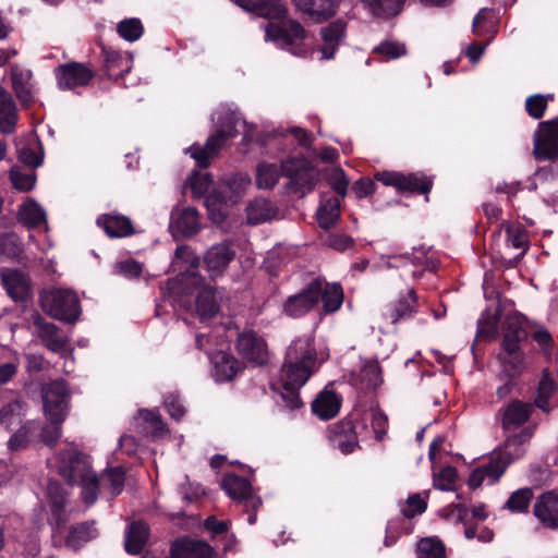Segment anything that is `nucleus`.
<instances>
[{
  "label": "nucleus",
  "mask_w": 558,
  "mask_h": 558,
  "mask_svg": "<svg viewBox=\"0 0 558 558\" xmlns=\"http://www.w3.org/2000/svg\"><path fill=\"white\" fill-rule=\"evenodd\" d=\"M318 368L316 351L312 338H299L288 348L279 373L280 397L286 407L296 410L303 405L299 390Z\"/></svg>",
  "instance_id": "f257e3e1"
},
{
  "label": "nucleus",
  "mask_w": 558,
  "mask_h": 558,
  "mask_svg": "<svg viewBox=\"0 0 558 558\" xmlns=\"http://www.w3.org/2000/svg\"><path fill=\"white\" fill-rule=\"evenodd\" d=\"M57 469L69 484L82 487V497L87 505L96 501L98 478L92 470L88 456L74 448L62 451L57 458Z\"/></svg>",
  "instance_id": "f03ea898"
},
{
  "label": "nucleus",
  "mask_w": 558,
  "mask_h": 558,
  "mask_svg": "<svg viewBox=\"0 0 558 558\" xmlns=\"http://www.w3.org/2000/svg\"><path fill=\"white\" fill-rule=\"evenodd\" d=\"M213 120L217 123L216 133L209 136L204 145H192L185 153L190 154L201 167H207L210 158L217 155L223 143L239 133L246 134L245 121L235 112L225 111L215 113Z\"/></svg>",
  "instance_id": "7ed1b4c3"
},
{
  "label": "nucleus",
  "mask_w": 558,
  "mask_h": 558,
  "mask_svg": "<svg viewBox=\"0 0 558 558\" xmlns=\"http://www.w3.org/2000/svg\"><path fill=\"white\" fill-rule=\"evenodd\" d=\"M524 318L518 315L509 316L502 339L504 372L509 378L519 376L525 368V356L520 351V343L526 339Z\"/></svg>",
  "instance_id": "20e7f679"
},
{
  "label": "nucleus",
  "mask_w": 558,
  "mask_h": 558,
  "mask_svg": "<svg viewBox=\"0 0 558 558\" xmlns=\"http://www.w3.org/2000/svg\"><path fill=\"white\" fill-rule=\"evenodd\" d=\"M179 280L184 286L182 290L186 294H196L195 311L202 319L211 318L218 313L222 298L220 291L205 284L194 271L181 274Z\"/></svg>",
  "instance_id": "39448f33"
},
{
  "label": "nucleus",
  "mask_w": 558,
  "mask_h": 558,
  "mask_svg": "<svg viewBox=\"0 0 558 558\" xmlns=\"http://www.w3.org/2000/svg\"><path fill=\"white\" fill-rule=\"evenodd\" d=\"M40 305L54 319L75 323L81 315L77 294L70 289H51L40 294Z\"/></svg>",
  "instance_id": "423d86ee"
},
{
  "label": "nucleus",
  "mask_w": 558,
  "mask_h": 558,
  "mask_svg": "<svg viewBox=\"0 0 558 558\" xmlns=\"http://www.w3.org/2000/svg\"><path fill=\"white\" fill-rule=\"evenodd\" d=\"M306 38L304 27L292 20L280 23L269 22L265 27L266 41H272L282 49H288L292 54L305 56L308 51L303 44Z\"/></svg>",
  "instance_id": "0eeeda50"
},
{
  "label": "nucleus",
  "mask_w": 558,
  "mask_h": 558,
  "mask_svg": "<svg viewBox=\"0 0 558 558\" xmlns=\"http://www.w3.org/2000/svg\"><path fill=\"white\" fill-rule=\"evenodd\" d=\"M41 392L46 418L51 424H61L69 412L70 390L66 383L53 380L45 385Z\"/></svg>",
  "instance_id": "6e6552de"
},
{
  "label": "nucleus",
  "mask_w": 558,
  "mask_h": 558,
  "mask_svg": "<svg viewBox=\"0 0 558 558\" xmlns=\"http://www.w3.org/2000/svg\"><path fill=\"white\" fill-rule=\"evenodd\" d=\"M282 172L302 195L312 191L317 181V171L307 159L291 158L282 161Z\"/></svg>",
  "instance_id": "1a4fd4ad"
},
{
  "label": "nucleus",
  "mask_w": 558,
  "mask_h": 558,
  "mask_svg": "<svg viewBox=\"0 0 558 558\" xmlns=\"http://www.w3.org/2000/svg\"><path fill=\"white\" fill-rule=\"evenodd\" d=\"M388 426L387 415L378 408H371L364 411L359 420L352 426L356 437L362 440L374 437L377 440L383 439Z\"/></svg>",
  "instance_id": "9d476101"
},
{
  "label": "nucleus",
  "mask_w": 558,
  "mask_h": 558,
  "mask_svg": "<svg viewBox=\"0 0 558 558\" xmlns=\"http://www.w3.org/2000/svg\"><path fill=\"white\" fill-rule=\"evenodd\" d=\"M322 279L313 280L300 293L288 298L283 304V313L298 318L308 313L320 300Z\"/></svg>",
  "instance_id": "9b49d317"
},
{
  "label": "nucleus",
  "mask_w": 558,
  "mask_h": 558,
  "mask_svg": "<svg viewBox=\"0 0 558 558\" xmlns=\"http://www.w3.org/2000/svg\"><path fill=\"white\" fill-rule=\"evenodd\" d=\"M533 153L538 160L558 157V118L538 125L534 136Z\"/></svg>",
  "instance_id": "f8f14e48"
},
{
  "label": "nucleus",
  "mask_w": 558,
  "mask_h": 558,
  "mask_svg": "<svg viewBox=\"0 0 558 558\" xmlns=\"http://www.w3.org/2000/svg\"><path fill=\"white\" fill-rule=\"evenodd\" d=\"M58 87L73 89L87 85L94 77V71L84 63L69 62L54 70Z\"/></svg>",
  "instance_id": "ddd939ff"
},
{
  "label": "nucleus",
  "mask_w": 558,
  "mask_h": 558,
  "mask_svg": "<svg viewBox=\"0 0 558 558\" xmlns=\"http://www.w3.org/2000/svg\"><path fill=\"white\" fill-rule=\"evenodd\" d=\"M375 178L385 185L396 186L401 191L425 194L428 193L432 187V181L428 178L418 174L404 175L395 171H383L377 172Z\"/></svg>",
  "instance_id": "4468645a"
},
{
  "label": "nucleus",
  "mask_w": 558,
  "mask_h": 558,
  "mask_svg": "<svg viewBox=\"0 0 558 558\" xmlns=\"http://www.w3.org/2000/svg\"><path fill=\"white\" fill-rule=\"evenodd\" d=\"M222 489L234 500L244 502L245 508L256 511L262 505V499L252 493L251 483L235 474H227L221 481Z\"/></svg>",
  "instance_id": "2eb2a0df"
},
{
  "label": "nucleus",
  "mask_w": 558,
  "mask_h": 558,
  "mask_svg": "<svg viewBox=\"0 0 558 558\" xmlns=\"http://www.w3.org/2000/svg\"><path fill=\"white\" fill-rule=\"evenodd\" d=\"M509 463L502 458V454L495 450L490 453L488 461L475 469L470 478L469 485L472 488L478 487L483 482H487L489 485H494L505 473Z\"/></svg>",
  "instance_id": "dca6fc26"
},
{
  "label": "nucleus",
  "mask_w": 558,
  "mask_h": 558,
  "mask_svg": "<svg viewBox=\"0 0 558 558\" xmlns=\"http://www.w3.org/2000/svg\"><path fill=\"white\" fill-rule=\"evenodd\" d=\"M239 354L247 362L263 365L267 362V345L262 337L254 331H245L238 338Z\"/></svg>",
  "instance_id": "f3484780"
},
{
  "label": "nucleus",
  "mask_w": 558,
  "mask_h": 558,
  "mask_svg": "<svg viewBox=\"0 0 558 558\" xmlns=\"http://www.w3.org/2000/svg\"><path fill=\"white\" fill-rule=\"evenodd\" d=\"M535 404L544 412L558 405V373L544 369L538 383Z\"/></svg>",
  "instance_id": "a211bd4d"
},
{
  "label": "nucleus",
  "mask_w": 558,
  "mask_h": 558,
  "mask_svg": "<svg viewBox=\"0 0 558 558\" xmlns=\"http://www.w3.org/2000/svg\"><path fill=\"white\" fill-rule=\"evenodd\" d=\"M351 384L359 390H374L383 383L381 368L377 360H364L360 369L351 373Z\"/></svg>",
  "instance_id": "6ab92c4d"
},
{
  "label": "nucleus",
  "mask_w": 558,
  "mask_h": 558,
  "mask_svg": "<svg viewBox=\"0 0 558 558\" xmlns=\"http://www.w3.org/2000/svg\"><path fill=\"white\" fill-rule=\"evenodd\" d=\"M170 229L173 235H193L201 229L198 213L193 207L175 208L171 213Z\"/></svg>",
  "instance_id": "aec40b11"
},
{
  "label": "nucleus",
  "mask_w": 558,
  "mask_h": 558,
  "mask_svg": "<svg viewBox=\"0 0 558 558\" xmlns=\"http://www.w3.org/2000/svg\"><path fill=\"white\" fill-rule=\"evenodd\" d=\"M235 252L227 242L213 245L206 253L204 260L211 277L221 275L234 258Z\"/></svg>",
  "instance_id": "412c9836"
},
{
  "label": "nucleus",
  "mask_w": 558,
  "mask_h": 558,
  "mask_svg": "<svg viewBox=\"0 0 558 558\" xmlns=\"http://www.w3.org/2000/svg\"><path fill=\"white\" fill-rule=\"evenodd\" d=\"M213 548L205 542L183 537L171 547L173 558H213Z\"/></svg>",
  "instance_id": "4be33fe9"
},
{
  "label": "nucleus",
  "mask_w": 558,
  "mask_h": 558,
  "mask_svg": "<svg viewBox=\"0 0 558 558\" xmlns=\"http://www.w3.org/2000/svg\"><path fill=\"white\" fill-rule=\"evenodd\" d=\"M534 514L545 526L558 529V495H542L534 505Z\"/></svg>",
  "instance_id": "5701e85b"
},
{
  "label": "nucleus",
  "mask_w": 558,
  "mask_h": 558,
  "mask_svg": "<svg viewBox=\"0 0 558 558\" xmlns=\"http://www.w3.org/2000/svg\"><path fill=\"white\" fill-rule=\"evenodd\" d=\"M11 75L16 97L24 105H29L34 100L36 92L33 73L29 70L15 65L12 68Z\"/></svg>",
  "instance_id": "b1692460"
},
{
  "label": "nucleus",
  "mask_w": 558,
  "mask_h": 558,
  "mask_svg": "<svg viewBox=\"0 0 558 558\" xmlns=\"http://www.w3.org/2000/svg\"><path fill=\"white\" fill-rule=\"evenodd\" d=\"M531 437L532 429L523 428L520 433L508 436L502 447L497 450L502 454V458L511 464L513 461L524 456L526 450L525 445L529 442Z\"/></svg>",
  "instance_id": "393cba45"
},
{
  "label": "nucleus",
  "mask_w": 558,
  "mask_h": 558,
  "mask_svg": "<svg viewBox=\"0 0 558 558\" xmlns=\"http://www.w3.org/2000/svg\"><path fill=\"white\" fill-rule=\"evenodd\" d=\"M324 45L320 48L323 59H331L336 49L343 41L345 35V24L342 21H335L320 31Z\"/></svg>",
  "instance_id": "a878e982"
},
{
  "label": "nucleus",
  "mask_w": 558,
  "mask_h": 558,
  "mask_svg": "<svg viewBox=\"0 0 558 558\" xmlns=\"http://www.w3.org/2000/svg\"><path fill=\"white\" fill-rule=\"evenodd\" d=\"M2 282L14 301H22L29 294L31 286L27 276L16 269H7L2 272Z\"/></svg>",
  "instance_id": "bb28decb"
},
{
  "label": "nucleus",
  "mask_w": 558,
  "mask_h": 558,
  "mask_svg": "<svg viewBox=\"0 0 558 558\" xmlns=\"http://www.w3.org/2000/svg\"><path fill=\"white\" fill-rule=\"evenodd\" d=\"M35 325L38 330V336L44 341L45 345L52 352L63 353L68 344V339L60 333L59 328L54 324L45 322L40 317L36 319Z\"/></svg>",
  "instance_id": "cd10ccee"
},
{
  "label": "nucleus",
  "mask_w": 558,
  "mask_h": 558,
  "mask_svg": "<svg viewBox=\"0 0 558 558\" xmlns=\"http://www.w3.org/2000/svg\"><path fill=\"white\" fill-rule=\"evenodd\" d=\"M381 259L388 268H398L407 264L422 266L424 270L434 267V264L427 259L424 247L414 248L412 253L383 255Z\"/></svg>",
  "instance_id": "c85d7f7f"
},
{
  "label": "nucleus",
  "mask_w": 558,
  "mask_h": 558,
  "mask_svg": "<svg viewBox=\"0 0 558 558\" xmlns=\"http://www.w3.org/2000/svg\"><path fill=\"white\" fill-rule=\"evenodd\" d=\"M214 365V377L216 381H227L234 378L240 371L238 360L227 352L218 351L210 356Z\"/></svg>",
  "instance_id": "c756f323"
},
{
  "label": "nucleus",
  "mask_w": 558,
  "mask_h": 558,
  "mask_svg": "<svg viewBox=\"0 0 558 558\" xmlns=\"http://www.w3.org/2000/svg\"><path fill=\"white\" fill-rule=\"evenodd\" d=\"M532 405L521 401H513L507 405L502 413V427L511 432L524 424L531 415Z\"/></svg>",
  "instance_id": "7c9ffc66"
},
{
  "label": "nucleus",
  "mask_w": 558,
  "mask_h": 558,
  "mask_svg": "<svg viewBox=\"0 0 558 558\" xmlns=\"http://www.w3.org/2000/svg\"><path fill=\"white\" fill-rule=\"evenodd\" d=\"M97 225L110 238H123L133 233L131 220L121 215H102L97 219Z\"/></svg>",
  "instance_id": "2f4dec72"
},
{
  "label": "nucleus",
  "mask_w": 558,
  "mask_h": 558,
  "mask_svg": "<svg viewBox=\"0 0 558 558\" xmlns=\"http://www.w3.org/2000/svg\"><path fill=\"white\" fill-rule=\"evenodd\" d=\"M17 218L19 221L27 228H36L41 225L47 228L46 211L33 198H27L22 205H20Z\"/></svg>",
  "instance_id": "473e14b6"
},
{
  "label": "nucleus",
  "mask_w": 558,
  "mask_h": 558,
  "mask_svg": "<svg viewBox=\"0 0 558 558\" xmlns=\"http://www.w3.org/2000/svg\"><path fill=\"white\" fill-rule=\"evenodd\" d=\"M416 307V296L413 290H409L407 295L400 298L395 304L388 306L384 312L386 319L396 324L401 319L411 317Z\"/></svg>",
  "instance_id": "72a5a7b5"
},
{
  "label": "nucleus",
  "mask_w": 558,
  "mask_h": 558,
  "mask_svg": "<svg viewBox=\"0 0 558 558\" xmlns=\"http://www.w3.org/2000/svg\"><path fill=\"white\" fill-rule=\"evenodd\" d=\"M341 405V399L332 391L324 390L313 401V412L323 420L335 417Z\"/></svg>",
  "instance_id": "f704fd0d"
},
{
  "label": "nucleus",
  "mask_w": 558,
  "mask_h": 558,
  "mask_svg": "<svg viewBox=\"0 0 558 558\" xmlns=\"http://www.w3.org/2000/svg\"><path fill=\"white\" fill-rule=\"evenodd\" d=\"M148 539V526L137 521L131 523L125 531V550L131 555H138Z\"/></svg>",
  "instance_id": "c9c22d12"
},
{
  "label": "nucleus",
  "mask_w": 558,
  "mask_h": 558,
  "mask_svg": "<svg viewBox=\"0 0 558 558\" xmlns=\"http://www.w3.org/2000/svg\"><path fill=\"white\" fill-rule=\"evenodd\" d=\"M250 185L251 178L248 174L236 173L228 180L223 181L217 191L221 195L226 196V199L235 203L244 194Z\"/></svg>",
  "instance_id": "e433bc0d"
},
{
  "label": "nucleus",
  "mask_w": 558,
  "mask_h": 558,
  "mask_svg": "<svg viewBox=\"0 0 558 558\" xmlns=\"http://www.w3.org/2000/svg\"><path fill=\"white\" fill-rule=\"evenodd\" d=\"M246 221L250 225L263 223L276 216V209L266 198H255L246 206Z\"/></svg>",
  "instance_id": "4c0bfd02"
},
{
  "label": "nucleus",
  "mask_w": 558,
  "mask_h": 558,
  "mask_svg": "<svg viewBox=\"0 0 558 558\" xmlns=\"http://www.w3.org/2000/svg\"><path fill=\"white\" fill-rule=\"evenodd\" d=\"M295 7L316 21L325 20L335 14L331 0H293Z\"/></svg>",
  "instance_id": "58836bf2"
},
{
  "label": "nucleus",
  "mask_w": 558,
  "mask_h": 558,
  "mask_svg": "<svg viewBox=\"0 0 558 558\" xmlns=\"http://www.w3.org/2000/svg\"><path fill=\"white\" fill-rule=\"evenodd\" d=\"M16 108L11 96L0 86V132L12 133L16 124Z\"/></svg>",
  "instance_id": "ea45409f"
},
{
  "label": "nucleus",
  "mask_w": 558,
  "mask_h": 558,
  "mask_svg": "<svg viewBox=\"0 0 558 558\" xmlns=\"http://www.w3.org/2000/svg\"><path fill=\"white\" fill-rule=\"evenodd\" d=\"M98 531L94 523L85 522L73 525L65 538V545L71 549H78L87 542L96 538Z\"/></svg>",
  "instance_id": "a19ab883"
},
{
  "label": "nucleus",
  "mask_w": 558,
  "mask_h": 558,
  "mask_svg": "<svg viewBox=\"0 0 558 558\" xmlns=\"http://www.w3.org/2000/svg\"><path fill=\"white\" fill-rule=\"evenodd\" d=\"M106 70L109 77L119 78L132 68V59L111 49H104Z\"/></svg>",
  "instance_id": "79ce46f5"
},
{
  "label": "nucleus",
  "mask_w": 558,
  "mask_h": 558,
  "mask_svg": "<svg viewBox=\"0 0 558 558\" xmlns=\"http://www.w3.org/2000/svg\"><path fill=\"white\" fill-rule=\"evenodd\" d=\"M47 494L51 505L52 517L56 524L60 526L66 521L63 507L65 505V493L57 481H49L47 486Z\"/></svg>",
  "instance_id": "37998d69"
},
{
  "label": "nucleus",
  "mask_w": 558,
  "mask_h": 558,
  "mask_svg": "<svg viewBox=\"0 0 558 558\" xmlns=\"http://www.w3.org/2000/svg\"><path fill=\"white\" fill-rule=\"evenodd\" d=\"M25 403L21 400L8 402L0 409V424L8 430L21 425L25 416Z\"/></svg>",
  "instance_id": "c03bdc74"
},
{
  "label": "nucleus",
  "mask_w": 558,
  "mask_h": 558,
  "mask_svg": "<svg viewBox=\"0 0 558 558\" xmlns=\"http://www.w3.org/2000/svg\"><path fill=\"white\" fill-rule=\"evenodd\" d=\"M227 203L226 196L221 195L217 190L206 196L205 206L208 217L214 223L221 225L225 222L227 218Z\"/></svg>",
  "instance_id": "a18cd8bd"
},
{
  "label": "nucleus",
  "mask_w": 558,
  "mask_h": 558,
  "mask_svg": "<svg viewBox=\"0 0 558 558\" xmlns=\"http://www.w3.org/2000/svg\"><path fill=\"white\" fill-rule=\"evenodd\" d=\"M282 174V166L262 161L256 169V185L259 189H272Z\"/></svg>",
  "instance_id": "49530a36"
},
{
  "label": "nucleus",
  "mask_w": 558,
  "mask_h": 558,
  "mask_svg": "<svg viewBox=\"0 0 558 558\" xmlns=\"http://www.w3.org/2000/svg\"><path fill=\"white\" fill-rule=\"evenodd\" d=\"M320 299L325 313L337 312L343 302V291L338 283H328L322 280Z\"/></svg>",
  "instance_id": "de8ad7c7"
},
{
  "label": "nucleus",
  "mask_w": 558,
  "mask_h": 558,
  "mask_svg": "<svg viewBox=\"0 0 558 558\" xmlns=\"http://www.w3.org/2000/svg\"><path fill=\"white\" fill-rule=\"evenodd\" d=\"M375 16H393L400 13L404 0H362Z\"/></svg>",
  "instance_id": "09e8293b"
},
{
  "label": "nucleus",
  "mask_w": 558,
  "mask_h": 558,
  "mask_svg": "<svg viewBox=\"0 0 558 558\" xmlns=\"http://www.w3.org/2000/svg\"><path fill=\"white\" fill-rule=\"evenodd\" d=\"M340 216L339 197H329L317 211L318 223L324 229H329Z\"/></svg>",
  "instance_id": "8fccbe9b"
},
{
  "label": "nucleus",
  "mask_w": 558,
  "mask_h": 558,
  "mask_svg": "<svg viewBox=\"0 0 558 558\" xmlns=\"http://www.w3.org/2000/svg\"><path fill=\"white\" fill-rule=\"evenodd\" d=\"M496 32L494 12L487 8L481 9L473 20V33L476 36H484V33H490V39H493Z\"/></svg>",
  "instance_id": "3c124183"
},
{
  "label": "nucleus",
  "mask_w": 558,
  "mask_h": 558,
  "mask_svg": "<svg viewBox=\"0 0 558 558\" xmlns=\"http://www.w3.org/2000/svg\"><path fill=\"white\" fill-rule=\"evenodd\" d=\"M533 498L531 488H520L513 492L505 504V508L513 513L525 512Z\"/></svg>",
  "instance_id": "603ef678"
},
{
  "label": "nucleus",
  "mask_w": 558,
  "mask_h": 558,
  "mask_svg": "<svg viewBox=\"0 0 558 558\" xmlns=\"http://www.w3.org/2000/svg\"><path fill=\"white\" fill-rule=\"evenodd\" d=\"M37 429V424L28 421L21 425L19 429L8 440V447L11 451L23 449L29 441V434Z\"/></svg>",
  "instance_id": "864d4df0"
},
{
  "label": "nucleus",
  "mask_w": 558,
  "mask_h": 558,
  "mask_svg": "<svg viewBox=\"0 0 558 558\" xmlns=\"http://www.w3.org/2000/svg\"><path fill=\"white\" fill-rule=\"evenodd\" d=\"M420 558H445V547L442 543L435 537H426L417 544Z\"/></svg>",
  "instance_id": "5fc2aeb1"
},
{
  "label": "nucleus",
  "mask_w": 558,
  "mask_h": 558,
  "mask_svg": "<svg viewBox=\"0 0 558 558\" xmlns=\"http://www.w3.org/2000/svg\"><path fill=\"white\" fill-rule=\"evenodd\" d=\"M255 13L266 19H280L286 9L281 0H257Z\"/></svg>",
  "instance_id": "6e6d98bb"
},
{
  "label": "nucleus",
  "mask_w": 558,
  "mask_h": 558,
  "mask_svg": "<svg viewBox=\"0 0 558 558\" xmlns=\"http://www.w3.org/2000/svg\"><path fill=\"white\" fill-rule=\"evenodd\" d=\"M189 266V269L183 274L194 271L199 265V258L196 256L194 251L185 245L178 246L175 250V257L173 260V266Z\"/></svg>",
  "instance_id": "4d7b16f0"
},
{
  "label": "nucleus",
  "mask_w": 558,
  "mask_h": 558,
  "mask_svg": "<svg viewBox=\"0 0 558 558\" xmlns=\"http://www.w3.org/2000/svg\"><path fill=\"white\" fill-rule=\"evenodd\" d=\"M10 179L13 186L22 192L31 191L34 187L36 181V177L33 170L23 172L17 167L11 169Z\"/></svg>",
  "instance_id": "13d9d810"
},
{
  "label": "nucleus",
  "mask_w": 558,
  "mask_h": 558,
  "mask_svg": "<svg viewBox=\"0 0 558 558\" xmlns=\"http://www.w3.org/2000/svg\"><path fill=\"white\" fill-rule=\"evenodd\" d=\"M143 31V25L138 19H126L118 24L119 35L128 41L137 40L142 36Z\"/></svg>",
  "instance_id": "bf43d9fd"
},
{
  "label": "nucleus",
  "mask_w": 558,
  "mask_h": 558,
  "mask_svg": "<svg viewBox=\"0 0 558 558\" xmlns=\"http://www.w3.org/2000/svg\"><path fill=\"white\" fill-rule=\"evenodd\" d=\"M124 471L122 468H112L106 471L102 475V483L105 486H109L110 493L112 495H119L124 486Z\"/></svg>",
  "instance_id": "052dcab7"
},
{
  "label": "nucleus",
  "mask_w": 558,
  "mask_h": 558,
  "mask_svg": "<svg viewBox=\"0 0 558 558\" xmlns=\"http://www.w3.org/2000/svg\"><path fill=\"white\" fill-rule=\"evenodd\" d=\"M140 416L146 423L145 430L154 437L161 436L165 432V424L158 413L149 410H141Z\"/></svg>",
  "instance_id": "680f3d73"
},
{
  "label": "nucleus",
  "mask_w": 558,
  "mask_h": 558,
  "mask_svg": "<svg viewBox=\"0 0 558 558\" xmlns=\"http://www.w3.org/2000/svg\"><path fill=\"white\" fill-rule=\"evenodd\" d=\"M549 99H553L551 95L545 96V95L536 94V95H532V96L527 97V99L525 101V108H526L527 113L534 119L542 118Z\"/></svg>",
  "instance_id": "e2e57ef3"
},
{
  "label": "nucleus",
  "mask_w": 558,
  "mask_h": 558,
  "mask_svg": "<svg viewBox=\"0 0 558 558\" xmlns=\"http://www.w3.org/2000/svg\"><path fill=\"white\" fill-rule=\"evenodd\" d=\"M374 52L383 56L386 60H390L404 56L407 49L403 44L385 40L374 48Z\"/></svg>",
  "instance_id": "0e129e2a"
},
{
  "label": "nucleus",
  "mask_w": 558,
  "mask_h": 558,
  "mask_svg": "<svg viewBox=\"0 0 558 558\" xmlns=\"http://www.w3.org/2000/svg\"><path fill=\"white\" fill-rule=\"evenodd\" d=\"M213 178L209 173L195 172L189 178V184L195 197H202L209 190Z\"/></svg>",
  "instance_id": "69168bd1"
},
{
  "label": "nucleus",
  "mask_w": 558,
  "mask_h": 558,
  "mask_svg": "<svg viewBox=\"0 0 558 558\" xmlns=\"http://www.w3.org/2000/svg\"><path fill=\"white\" fill-rule=\"evenodd\" d=\"M426 501L421 497V495L413 494L401 508V512L405 518H413L417 514H422L426 510Z\"/></svg>",
  "instance_id": "338daca9"
},
{
  "label": "nucleus",
  "mask_w": 558,
  "mask_h": 558,
  "mask_svg": "<svg viewBox=\"0 0 558 558\" xmlns=\"http://www.w3.org/2000/svg\"><path fill=\"white\" fill-rule=\"evenodd\" d=\"M456 478L457 470L452 466H446L434 476V486L440 490H451Z\"/></svg>",
  "instance_id": "774afa93"
}]
</instances>
